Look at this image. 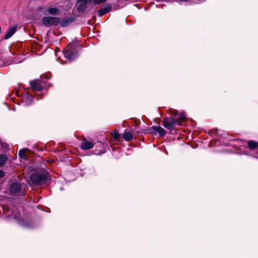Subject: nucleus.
Returning a JSON list of instances; mask_svg holds the SVG:
<instances>
[{"label": "nucleus", "mask_w": 258, "mask_h": 258, "mask_svg": "<svg viewBox=\"0 0 258 258\" xmlns=\"http://www.w3.org/2000/svg\"><path fill=\"white\" fill-rule=\"evenodd\" d=\"M186 119V115L184 113L181 114L180 117L177 119L172 118H166L163 120L164 126L168 130L171 131L173 130L176 125H180L182 121Z\"/></svg>", "instance_id": "nucleus-1"}, {"label": "nucleus", "mask_w": 258, "mask_h": 258, "mask_svg": "<svg viewBox=\"0 0 258 258\" xmlns=\"http://www.w3.org/2000/svg\"><path fill=\"white\" fill-rule=\"evenodd\" d=\"M111 9V7L110 5L107 4L105 5L104 7H102L98 12V15L99 17H101L104 15L106 14L107 13L109 12Z\"/></svg>", "instance_id": "nucleus-7"}, {"label": "nucleus", "mask_w": 258, "mask_h": 258, "mask_svg": "<svg viewBox=\"0 0 258 258\" xmlns=\"http://www.w3.org/2000/svg\"><path fill=\"white\" fill-rule=\"evenodd\" d=\"M30 179L32 183L35 185H43L50 180V175L48 173H35L31 175Z\"/></svg>", "instance_id": "nucleus-2"}, {"label": "nucleus", "mask_w": 258, "mask_h": 258, "mask_svg": "<svg viewBox=\"0 0 258 258\" xmlns=\"http://www.w3.org/2000/svg\"><path fill=\"white\" fill-rule=\"evenodd\" d=\"M177 113V111H176V110H173V112H172V113H173L174 115H176Z\"/></svg>", "instance_id": "nucleus-21"}, {"label": "nucleus", "mask_w": 258, "mask_h": 258, "mask_svg": "<svg viewBox=\"0 0 258 258\" xmlns=\"http://www.w3.org/2000/svg\"><path fill=\"white\" fill-rule=\"evenodd\" d=\"M28 149L27 148L21 149L19 152V155L20 157H25V154L27 151H28Z\"/></svg>", "instance_id": "nucleus-17"}, {"label": "nucleus", "mask_w": 258, "mask_h": 258, "mask_svg": "<svg viewBox=\"0 0 258 258\" xmlns=\"http://www.w3.org/2000/svg\"><path fill=\"white\" fill-rule=\"evenodd\" d=\"M179 1L180 2H188L189 0H179Z\"/></svg>", "instance_id": "nucleus-22"}, {"label": "nucleus", "mask_w": 258, "mask_h": 258, "mask_svg": "<svg viewBox=\"0 0 258 258\" xmlns=\"http://www.w3.org/2000/svg\"><path fill=\"white\" fill-rule=\"evenodd\" d=\"M26 98V104L30 105L33 102V98L31 95H27Z\"/></svg>", "instance_id": "nucleus-14"}, {"label": "nucleus", "mask_w": 258, "mask_h": 258, "mask_svg": "<svg viewBox=\"0 0 258 258\" xmlns=\"http://www.w3.org/2000/svg\"><path fill=\"white\" fill-rule=\"evenodd\" d=\"M5 176V173L2 170H0V178H2Z\"/></svg>", "instance_id": "nucleus-19"}, {"label": "nucleus", "mask_w": 258, "mask_h": 258, "mask_svg": "<svg viewBox=\"0 0 258 258\" xmlns=\"http://www.w3.org/2000/svg\"><path fill=\"white\" fill-rule=\"evenodd\" d=\"M94 144L91 142L84 140L81 144V148L83 150H86L93 148Z\"/></svg>", "instance_id": "nucleus-8"}, {"label": "nucleus", "mask_w": 258, "mask_h": 258, "mask_svg": "<svg viewBox=\"0 0 258 258\" xmlns=\"http://www.w3.org/2000/svg\"><path fill=\"white\" fill-rule=\"evenodd\" d=\"M152 129L157 132L161 137H164L166 135V131L161 126H153Z\"/></svg>", "instance_id": "nucleus-11"}, {"label": "nucleus", "mask_w": 258, "mask_h": 258, "mask_svg": "<svg viewBox=\"0 0 258 258\" xmlns=\"http://www.w3.org/2000/svg\"><path fill=\"white\" fill-rule=\"evenodd\" d=\"M17 29V26H16V25L10 28L8 30V32H7V33L6 34V35L4 37L5 39H8L10 38L11 37H12L16 32Z\"/></svg>", "instance_id": "nucleus-9"}, {"label": "nucleus", "mask_w": 258, "mask_h": 258, "mask_svg": "<svg viewBox=\"0 0 258 258\" xmlns=\"http://www.w3.org/2000/svg\"><path fill=\"white\" fill-rule=\"evenodd\" d=\"M59 20L58 18L52 17H45L42 21L43 24L49 27L53 25H55L58 23Z\"/></svg>", "instance_id": "nucleus-6"}, {"label": "nucleus", "mask_w": 258, "mask_h": 258, "mask_svg": "<svg viewBox=\"0 0 258 258\" xmlns=\"http://www.w3.org/2000/svg\"><path fill=\"white\" fill-rule=\"evenodd\" d=\"M48 12L52 15H56L58 13V10L54 8H50L48 9Z\"/></svg>", "instance_id": "nucleus-16"}, {"label": "nucleus", "mask_w": 258, "mask_h": 258, "mask_svg": "<svg viewBox=\"0 0 258 258\" xmlns=\"http://www.w3.org/2000/svg\"><path fill=\"white\" fill-rule=\"evenodd\" d=\"M113 138L115 139H118L120 137V134L117 131H115L113 135Z\"/></svg>", "instance_id": "nucleus-18"}, {"label": "nucleus", "mask_w": 258, "mask_h": 258, "mask_svg": "<svg viewBox=\"0 0 258 258\" xmlns=\"http://www.w3.org/2000/svg\"><path fill=\"white\" fill-rule=\"evenodd\" d=\"M105 2V0H78L77 6L78 10L82 11L86 8V5L91 2H93L95 5H98Z\"/></svg>", "instance_id": "nucleus-4"}, {"label": "nucleus", "mask_w": 258, "mask_h": 258, "mask_svg": "<svg viewBox=\"0 0 258 258\" xmlns=\"http://www.w3.org/2000/svg\"><path fill=\"white\" fill-rule=\"evenodd\" d=\"M123 138L126 141H130L133 139V136L130 132H124L123 134Z\"/></svg>", "instance_id": "nucleus-13"}, {"label": "nucleus", "mask_w": 258, "mask_h": 258, "mask_svg": "<svg viewBox=\"0 0 258 258\" xmlns=\"http://www.w3.org/2000/svg\"><path fill=\"white\" fill-rule=\"evenodd\" d=\"M71 45L70 44L66 50L63 51L64 57H66L70 61H72L78 57V53L76 52H73L71 48Z\"/></svg>", "instance_id": "nucleus-5"}, {"label": "nucleus", "mask_w": 258, "mask_h": 258, "mask_svg": "<svg viewBox=\"0 0 258 258\" xmlns=\"http://www.w3.org/2000/svg\"><path fill=\"white\" fill-rule=\"evenodd\" d=\"M7 157L4 155H0V166H2L7 161Z\"/></svg>", "instance_id": "nucleus-15"}, {"label": "nucleus", "mask_w": 258, "mask_h": 258, "mask_svg": "<svg viewBox=\"0 0 258 258\" xmlns=\"http://www.w3.org/2000/svg\"><path fill=\"white\" fill-rule=\"evenodd\" d=\"M67 22H62L61 24V25L62 26H66Z\"/></svg>", "instance_id": "nucleus-20"}, {"label": "nucleus", "mask_w": 258, "mask_h": 258, "mask_svg": "<svg viewBox=\"0 0 258 258\" xmlns=\"http://www.w3.org/2000/svg\"><path fill=\"white\" fill-rule=\"evenodd\" d=\"M31 87L33 90H41L42 86L39 80H34L30 82Z\"/></svg>", "instance_id": "nucleus-10"}, {"label": "nucleus", "mask_w": 258, "mask_h": 258, "mask_svg": "<svg viewBox=\"0 0 258 258\" xmlns=\"http://www.w3.org/2000/svg\"><path fill=\"white\" fill-rule=\"evenodd\" d=\"M247 145L249 148L251 150H253L256 148L258 149V142L256 141L253 140L249 141L247 143Z\"/></svg>", "instance_id": "nucleus-12"}, {"label": "nucleus", "mask_w": 258, "mask_h": 258, "mask_svg": "<svg viewBox=\"0 0 258 258\" xmlns=\"http://www.w3.org/2000/svg\"><path fill=\"white\" fill-rule=\"evenodd\" d=\"M9 192L10 194L13 196H24L25 185L17 182L13 183L9 187Z\"/></svg>", "instance_id": "nucleus-3"}]
</instances>
